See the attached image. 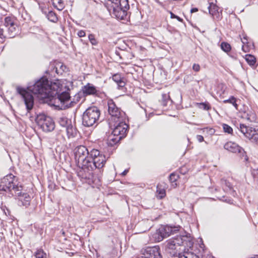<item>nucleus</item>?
Returning <instances> with one entry per match:
<instances>
[{
	"instance_id": "47",
	"label": "nucleus",
	"mask_w": 258,
	"mask_h": 258,
	"mask_svg": "<svg viewBox=\"0 0 258 258\" xmlns=\"http://www.w3.org/2000/svg\"><path fill=\"white\" fill-rule=\"evenodd\" d=\"M175 18H176L179 22L182 21V19L177 16H176Z\"/></svg>"
},
{
	"instance_id": "39",
	"label": "nucleus",
	"mask_w": 258,
	"mask_h": 258,
	"mask_svg": "<svg viewBox=\"0 0 258 258\" xmlns=\"http://www.w3.org/2000/svg\"><path fill=\"white\" fill-rule=\"evenodd\" d=\"M252 175L254 180L258 183V169L253 170L252 172Z\"/></svg>"
},
{
	"instance_id": "2",
	"label": "nucleus",
	"mask_w": 258,
	"mask_h": 258,
	"mask_svg": "<svg viewBox=\"0 0 258 258\" xmlns=\"http://www.w3.org/2000/svg\"><path fill=\"white\" fill-rule=\"evenodd\" d=\"M22 186L19 185L13 174H8L3 178L0 182V195L8 197H18L19 205L27 207L30 205L31 198L27 193H22Z\"/></svg>"
},
{
	"instance_id": "9",
	"label": "nucleus",
	"mask_w": 258,
	"mask_h": 258,
	"mask_svg": "<svg viewBox=\"0 0 258 258\" xmlns=\"http://www.w3.org/2000/svg\"><path fill=\"white\" fill-rule=\"evenodd\" d=\"M108 112L112 119L116 121L119 119L123 120L125 113L118 108L112 99L107 101Z\"/></svg>"
},
{
	"instance_id": "25",
	"label": "nucleus",
	"mask_w": 258,
	"mask_h": 258,
	"mask_svg": "<svg viewBox=\"0 0 258 258\" xmlns=\"http://www.w3.org/2000/svg\"><path fill=\"white\" fill-rule=\"evenodd\" d=\"M58 122L61 126L65 128H67L68 126L71 124V121L65 117H60Z\"/></svg>"
},
{
	"instance_id": "52",
	"label": "nucleus",
	"mask_w": 258,
	"mask_h": 258,
	"mask_svg": "<svg viewBox=\"0 0 258 258\" xmlns=\"http://www.w3.org/2000/svg\"><path fill=\"white\" fill-rule=\"evenodd\" d=\"M61 233L63 235H64V232L63 231H61Z\"/></svg>"
},
{
	"instance_id": "27",
	"label": "nucleus",
	"mask_w": 258,
	"mask_h": 258,
	"mask_svg": "<svg viewBox=\"0 0 258 258\" xmlns=\"http://www.w3.org/2000/svg\"><path fill=\"white\" fill-rule=\"evenodd\" d=\"M16 24L15 20L11 17H7L5 19V25L6 27L12 26Z\"/></svg>"
},
{
	"instance_id": "6",
	"label": "nucleus",
	"mask_w": 258,
	"mask_h": 258,
	"mask_svg": "<svg viewBox=\"0 0 258 258\" xmlns=\"http://www.w3.org/2000/svg\"><path fill=\"white\" fill-rule=\"evenodd\" d=\"M100 116L99 109L96 106L89 107L82 115V124L86 127L96 126Z\"/></svg>"
},
{
	"instance_id": "49",
	"label": "nucleus",
	"mask_w": 258,
	"mask_h": 258,
	"mask_svg": "<svg viewBox=\"0 0 258 258\" xmlns=\"http://www.w3.org/2000/svg\"><path fill=\"white\" fill-rule=\"evenodd\" d=\"M170 14H171V18H175V17L176 16V15H175L174 14H173L172 13H170Z\"/></svg>"
},
{
	"instance_id": "35",
	"label": "nucleus",
	"mask_w": 258,
	"mask_h": 258,
	"mask_svg": "<svg viewBox=\"0 0 258 258\" xmlns=\"http://www.w3.org/2000/svg\"><path fill=\"white\" fill-rule=\"evenodd\" d=\"M36 258H45L46 254L42 249H38L35 252Z\"/></svg>"
},
{
	"instance_id": "22",
	"label": "nucleus",
	"mask_w": 258,
	"mask_h": 258,
	"mask_svg": "<svg viewBox=\"0 0 258 258\" xmlns=\"http://www.w3.org/2000/svg\"><path fill=\"white\" fill-rule=\"evenodd\" d=\"M7 28H8V31L9 37L10 38L14 37L16 34V31L17 29V24H15Z\"/></svg>"
},
{
	"instance_id": "19",
	"label": "nucleus",
	"mask_w": 258,
	"mask_h": 258,
	"mask_svg": "<svg viewBox=\"0 0 258 258\" xmlns=\"http://www.w3.org/2000/svg\"><path fill=\"white\" fill-rule=\"evenodd\" d=\"M112 80L117 84L118 88H121L125 86V82L123 78L119 74H116L112 76Z\"/></svg>"
},
{
	"instance_id": "56",
	"label": "nucleus",
	"mask_w": 258,
	"mask_h": 258,
	"mask_svg": "<svg viewBox=\"0 0 258 258\" xmlns=\"http://www.w3.org/2000/svg\"><path fill=\"white\" fill-rule=\"evenodd\" d=\"M59 1H60V0H59V1H58V3H60Z\"/></svg>"
},
{
	"instance_id": "44",
	"label": "nucleus",
	"mask_w": 258,
	"mask_h": 258,
	"mask_svg": "<svg viewBox=\"0 0 258 258\" xmlns=\"http://www.w3.org/2000/svg\"><path fill=\"white\" fill-rule=\"evenodd\" d=\"M204 131H205V130H207V131H208H208H209V132H210V133L211 134H214V132H215L214 130V129H213V128H208V127H207V128H204Z\"/></svg>"
},
{
	"instance_id": "8",
	"label": "nucleus",
	"mask_w": 258,
	"mask_h": 258,
	"mask_svg": "<svg viewBox=\"0 0 258 258\" xmlns=\"http://www.w3.org/2000/svg\"><path fill=\"white\" fill-rule=\"evenodd\" d=\"M180 228L179 226L161 225L153 234V237L156 241L160 242L171 234L178 231Z\"/></svg>"
},
{
	"instance_id": "24",
	"label": "nucleus",
	"mask_w": 258,
	"mask_h": 258,
	"mask_svg": "<svg viewBox=\"0 0 258 258\" xmlns=\"http://www.w3.org/2000/svg\"><path fill=\"white\" fill-rule=\"evenodd\" d=\"M245 118L250 122H255L256 120V114L252 112L249 111L246 113L244 114Z\"/></svg>"
},
{
	"instance_id": "3",
	"label": "nucleus",
	"mask_w": 258,
	"mask_h": 258,
	"mask_svg": "<svg viewBox=\"0 0 258 258\" xmlns=\"http://www.w3.org/2000/svg\"><path fill=\"white\" fill-rule=\"evenodd\" d=\"M89 160L90 163L86 166L88 168L85 169V174L84 176H82L81 180L90 185H98L100 183V179L94 175L93 171L96 169H101L104 166L106 162V157L98 150L92 149L90 151Z\"/></svg>"
},
{
	"instance_id": "38",
	"label": "nucleus",
	"mask_w": 258,
	"mask_h": 258,
	"mask_svg": "<svg viewBox=\"0 0 258 258\" xmlns=\"http://www.w3.org/2000/svg\"><path fill=\"white\" fill-rule=\"evenodd\" d=\"M223 128L224 131V132L228 133V134H231L232 133L233 130L231 128V126L228 125L227 124L224 123L223 124Z\"/></svg>"
},
{
	"instance_id": "55",
	"label": "nucleus",
	"mask_w": 258,
	"mask_h": 258,
	"mask_svg": "<svg viewBox=\"0 0 258 258\" xmlns=\"http://www.w3.org/2000/svg\"><path fill=\"white\" fill-rule=\"evenodd\" d=\"M4 213H5V214L7 215V213L5 211V210H4Z\"/></svg>"
},
{
	"instance_id": "20",
	"label": "nucleus",
	"mask_w": 258,
	"mask_h": 258,
	"mask_svg": "<svg viewBox=\"0 0 258 258\" xmlns=\"http://www.w3.org/2000/svg\"><path fill=\"white\" fill-rule=\"evenodd\" d=\"M121 139L120 137H118V136H114L112 133L111 135L109 137L108 144L109 146H113L117 144Z\"/></svg>"
},
{
	"instance_id": "34",
	"label": "nucleus",
	"mask_w": 258,
	"mask_h": 258,
	"mask_svg": "<svg viewBox=\"0 0 258 258\" xmlns=\"http://www.w3.org/2000/svg\"><path fill=\"white\" fill-rule=\"evenodd\" d=\"M221 48L226 52H228L231 50L230 45L227 42H222L221 44Z\"/></svg>"
},
{
	"instance_id": "54",
	"label": "nucleus",
	"mask_w": 258,
	"mask_h": 258,
	"mask_svg": "<svg viewBox=\"0 0 258 258\" xmlns=\"http://www.w3.org/2000/svg\"><path fill=\"white\" fill-rule=\"evenodd\" d=\"M7 211L8 212V214L9 215L10 214V212H9V211L8 209H7Z\"/></svg>"
},
{
	"instance_id": "15",
	"label": "nucleus",
	"mask_w": 258,
	"mask_h": 258,
	"mask_svg": "<svg viewBox=\"0 0 258 258\" xmlns=\"http://www.w3.org/2000/svg\"><path fill=\"white\" fill-rule=\"evenodd\" d=\"M63 91L62 89H61V92ZM67 93L69 94V98L66 101V104L67 105V106L65 107V108L63 109H65L66 108L71 107L75 106V104H76L77 103L80 102L81 99H82V102H83L84 100V97L82 96L81 93H78L76 94L72 101H70V95L68 92H67L64 91Z\"/></svg>"
},
{
	"instance_id": "45",
	"label": "nucleus",
	"mask_w": 258,
	"mask_h": 258,
	"mask_svg": "<svg viewBox=\"0 0 258 258\" xmlns=\"http://www.w3.org/2000/svg\"><path fill=\"white\" fill-rule=\"evenodd\" d=\"M198 11V9L196 8H192L191 10H190V13H195V12H197Z\"/></svg>"
},
{
	"instance_id": "12",
	"label": "nucleus",
	"mask_w": 258,
	"mask_h": 258,
	"mask_svg": "<svg viewBox=\"0 0 258 258\" xmlns=\"http://www.w3.org/2000/svg\"><path fill=\"white\" fill-rule=\"evenodd\" d=\"M38 123L44 132H51L54 128V123L52 118L45 115H40L37 118Z\"/></svg>"
},
{
	"instance_id": "31",
	"label": "nucleus",
	"mask_w": 258,
	"mask_h": 258,
	"mask_svg": "<svg viewBox=\"0 0 258 258\" xmlns=\"http://www.w3.org/2000/svg\"><path fill=\"white\" fill-rule=\"evenodd\" d=\"M66 131L69 138L74 137L75 129L73 128L71 124L66 128Z\"/></svg>"
},
{
	"instance_id": "40",
	"label": "nucleus",
	"mask_w": 258,
	"mask_h": 258,
	"mask_svg": "<svg viewBox=\"0 0 258 258\" xmlns=\"http://www.w3.org/2000/svg\"><path fill=\"white\" fill-rule=\"evenodd\" d=\"M77 35L79 37H83L85 36L86 33L84 30H80L78 32Z\"/></svg>"
},
{
	"instance_id": "41",
	"label": "nucleus",
	"mask_w": 258,
	"mask_h": 258,
	"mask_svg": "<svg viewBox=\"0 0 258 258\" xmlns=\"http://www.w3.org/2000/svg\"><path fill=\"white\" fill-rule=\"evenodd\" d=\"M197 139L199 141V142H202L204 141V138L201 135H198L197 136Z\"/></svg>"
},
{
	"instance_id": "42",
	"label": "nucleus",
	"mask_w": 258,
	"mask_h": 258,
	"mask_svg": "<svg viewBox=\"0 0 258 258\" xmlns=\"http://www.w3.org/2000/svg\"><path fill=\"white\" fill-rule=\"evenodd\" d=\"M5 37V36L4 34V30H3V29L0 28V38H3Z\"/></svg>"
},
{
	"instance_id": "51",
	"label": "nucleus",
	"mask_w": 258,
	"mask_h": 258,
	"mask_svg": "<svg viewBox=\"0 0 258 258\" xmlns=\"http://www.w3.org/2000/svg\"><path fill=\"white\" fill-rule=\"evenodd\" d=\"M252 66V68L253 69H254L255 68V67H256V66H254V65H253V66Z\"/></svg>"
},
{
	"instance_id": "50",
	"label": "nucleus",
	"mask_w": 258,
	"mask_h": 258,
	"mask_svg": "<svg viewBox=\"0 0 258 258\" xmlns=\"http://www.w3.org/2000/svg\"><path fill=\"white\" fill-rule=\"evenodd\" d=\"M55 69H56L55 71H56V73L57 74H59V72H58V68H57V67H56Z\"/></svg>"
},
{
	"instance_id": "4",
	"label": "nucleus",
	"mask_w": 258,
	"mask_h": 258,
	"mask_svg": "<svg viewBox=\"0 0 258 258\" xmlns=\"http://www.w3.org/2000/svg\"><path fill=\"white\" fill-rule=\"evenodd\" d=\"M75 158L78 167L77 175L81 179L82 176L85 174V169H87V164L89 162V158L90 157V152L84 146L77 147L74 150Z\"/></svg>"
},
{
	"instance_id": "29",
	"label": "nucleus",
	"mask_w": 258,
	"mask_h": 258,
	"mask_svg": "<svg viewBox=\"0 0 258 258\" xmlns=\"http://www.w3.org/2000/svg\"><path fill=\"white\" fill-rule=\"evenodd\" d=\"M47 17L50 21L52 22H56L58 20L56 14L52 11L48 12L47 15Z\"/></svg>"
},
{
	"instance_id": "53",
	"label": "nucleus",
	"mask_w": 258,
	"mask_h": 258,
	"mask_svg": "<svg viewBox=\"0 0 258 258\" xmlns=\"http://www.w3.org/2000/svg\"><path fill=\"white\" fill-rule=\"evenodd\" d=\"M208 258H214L213 256L210 255Z\"/></svg>"
},
{
	"instance_id": "14",
	"label": "nucleus",
	"mask_w": 258,
	"mask_h": 258,
	"mask_svg": "<svg viewBox=\"0 0 258 258\" xmlns=\"http://www.w3.org/2000/svg\"><path fill=\"white\" fill-rule=\"evenodd\" d=\"M82 93L84 96L93 95L95 97H100L101 92L97 87L93 84L88 83L84 86L82 89Z\"/></svg>"
},
{
	"instance_id": "26",
	"label": "nucleus",
	"mask_w": 258,
	"mask_h": 258,
	"mask_svg": "<svg viewBox=\"0 0 258 258\" xmlns=\"http://www.w3.org/2000/svg\"><path fill=\"white\" fill-rule=\"evenodd\" d=\"M197 106L200 109H203L205 110H209L211 109V107L210 103L208 102L197 103Z\"/></svg>"
},
{
	"instance_id": "13",
	"label": "nucleus",
	"mask_w": 258,
	"mask_h": 258,
	"mask_svg": "<svg viewBox=\"0 0 258 258\" xmlns=\"http://www.w3.org/2000/svg\"><path fill=\"white\" fill-rule=\"evenodd\" d=\"M123 120L119 119L116 121L115 124H114V128L112 131V133L114 136L121 137L122 139L126 135V132L128 129V125L126 124Z\"/></svg>"
},
{
	"instance_id": "46",
	"label": "nucleus",
	"mask_w": 258,
	"mask_h": 258,
	"mask_svg": "<svg viewBox=\"0 0 258 258\" xmlns=\"http://www.w3.org/2000/svg\"><path fill=\"white\" fill-rule=\"evenodd\" d=\"M128 172V170H125L124 171H123L122 173H121V175L122 176H124L126 174V173Z\"/></svg>"
},
{
	"instance_id": "21",
	"label": "nucleus",
	"mask_w": 258,
	"mask_h": 258,
	"mask_svg": "<svg viewBox=\"0 0 258 258\" xmlns=\"http://www.w3.org/2000/svg\"><path fill=\"white\" fill-rule=\"evenodd\" d=\"M161 103L163 106H166L167 105L172 102L170 99L169 93H165L162 95V99L161 100Z\"/></svg>"
},
{
	"instance_id": "28",
	"label": "nucleus",
	"mask_w": 258,
	"mask_h": 258,
	"mask_svg": "<svg viewBox=\"0 0 258 258\" xmlns=\"http://www.w3.org/2000/svg\"><path fill=\"white\" fill-rule=\"evenodd\" d=\"M245 59L248 64H254L256 62L255 57L251 54L245 55Z\"/></svg>"
},
{
	"instance_id": "10",
	"label": "nucleus",
	"mask_w": 258,
	"mask_h": 258,
	"mask_svg": "<svg viewBox=\"0 0 258 258\" xmlns=\"http://www.w3.org/2000/svg\"><path fill=\"white\" fill-rule=\"evenodd\" d=\"M240 131L246 138L252 142L258 144V126L252 127L240 124Z\"/></svg>"
},
{
	"instance_id": "1",
	"label": "nucleus",
	"mask_w": 258,
	"mask_h": 258,
	"mask_svg": "<svg viewBox=\"0 0 258 258\" xmlns=\"http://www.w3.org/2000/svg\"><path fill=\"white\" fill-rule=\"evenodd\" d=\"M61 88L62 85L59 80L50 83L46 77H42L30 83L27 89L17 87V91L24 101L28 111H30L34 106V97L29 92L37 95L44 102H49L51 105L62 110L67 106L65 103L69 96L65 91L61 92Z\"/></svg>"
},
{
	"instance_id": "16",
	"label": "nucleus",
	"mask_w": 258,
	"mask_h": 258,
	"mask_svg": "<svg viewBox=\"0 0 258 258\" xmlns=\"http://www.w3.org/2000/svg\"><path fill=\"white\" fill-rule=\"evenodd\" d=\"M224 147L225 149L232 153H241L243 150L242 148L232 142H227L225 144Z\"/></svg>"
},
{
	"instance_id": "43",
	"label": "nucleus",
	"mask_w": 258,
	"mask_h": 258,
	"mask_svg": "<svg viewBox=\"0 0 258 258\" xmlns=\"http://www.w3.org/2000/svg\"><path fill=\"white\" fill-rule=\"evenodd\" d=\"M192 69L195 72H198L200 69V66H192Z\"/></svg>"
},
{
	"instance_id": "37",
	"label": "nucleus",
	"mask_w": 258,
	"mask_h": 258,
	"mask_svg": "<svg viewBox=\"0 0 258 258\" xmlns=\"http://www.w3.org/2000/svg\"><path fill=\"white\" fill-rule=\"evenodd\" d=\"M178 177H179V176L178 174H177L175 173H172L170 175V176L169 177V179L171 182L173 183L177 181Z\"/></svg>"
},
{
	"instance_id": "33",
	"label": "nucleus",
	"mask_w": 258,
	"mask_h": 258,
	"mask_svg": "<svg viewBox=\"0 0 258 258\" xmlns=\"http://www.w3.org/2000/svg\"><path fill=\"white\" fill-rule=\"evenodd\" d=\"M178 258H199L197 255L192 253L185 252L184 254H179Z\"/></svg>"
},
{
	"instance_id": "30",
	"label": "nucleus",
	"mask_w": 258,
	"mask_h": 258,
	"mask_svg": "<svg viewBox=\"0 0 258 258\" xmlns=\"http://www.w3.org/2000/svg\"><path fill=\"white\" fill-rule=\"evenodd\" d=\"M223 102L224 103H231L237 109L238 105L236 103V99L234 96H231L228 99L224 100Z\"/></svg>"
},
{
	"instance_id": "11",
	"label": "nucleus",
	"mask_w": 258,
	"mask_h": 258,
	"mask_svg": "<svg viewBox=\"0 0 258 258\" xmlns=\"http://www.w3.org/2000/svg\"><path fill=\"white\" fill-rule=\"evenodd\" d=\"M143 255L137 258H162L158 246L147 247L142 249Z\"/></svg>"
},
{
	"instance_id": "7",
	"label": "nucleus",
	"mask_w": 258,
	"mask_h": 258,
	"mask_svg": "<svg viewBox=\"0 0 258 258\" xmlns=\"http://www.w3.org/2000/svg\"><path fill=\"white\" fill-rule=\"evenodd\" d=\"M187 237L185 236H178L167 241L166 250L172 256H179V251L180 246L183 244Z\"/></svg>"
},
{
	"instance_id": "5",
	"label": "nucleus",
	"mask_w": 258,
	"mask_h": 258,
	"mask_svg": "<svg viewBox=\"0 0 258 258\" xmlns=\"http://www.w3.org/2000/svg\"><path fill=\"white\" fill-rule=\"evenodd\" d=\"M106 7L112 15L121 20L125 19L130 8L128 0H107Z\"/></svg>"
},
{
	"instance_id": "17",
	"label": "nucleus",
	"mask_w": 258,
	"mask_h": 258,
	"mask_svg": "<svg viewBox=\"0 0 258 258\" xmlns=\"http://www.w3.org/2000/svg\"><path fill=\"white\" fill-rule=\"evenodd\" d=\"M220 184L223 190L227 192H234L233 187L229 180L225 179H222L220 180Z\"/></svg>"
},
{
	"instance_id": "23",
	"label": "nucleus",
	"mask_w": 258,
	"mask_h": 258,
	"mask_svg": "<svg viewBox=\"0 0 258 258\" xmlns=\"http://www.w3.org/2000/svg\"><path fill=\"white\" fill-rule=\"evenodd\" d=\"M208 9L210 14L213 16H216L219 13L218 7L213 4H210Z\"/></svg>"
},
{
	"instance_id": "36",
	"label": "nucleus",
	"mask_w": 258,
	"mask_h": 258,
	"mask_svg": "<svg viewBox=\"0 0 258 258\" xmlns=\"http://www.w3.org/2000/svg\"><path fill=\"white\" fill-rule=\"evenodd\" d=\"M88 38L90 42L93 45H96L98 44V41L95 39L94 35L92 34H89L88 36Z\"/></svg>"
},
{
	"instance_id": "32",
	"label": "nucleus",
	"mask_w": 258,
	"mask_h": 258,
	"mask_svg": "<svg viewBox=\"0 0 258 258\" xmlns=\"http://www.w3.org/2000/svg\"><path fill=\"white\" fill-rule=\"evenodd\" d=\"M160 186L159 184L157 186V192L158 194V197L160 199H162L165 196L166 194L165 189L160 188Z\"/></svg>"
},
{
	"instance_id": "18",
	"label": "nucleus",
	"mask_w": 258,
	"mask_h": 258,
	"mask_svg": "<svg viewBox=\"0 0 258 258\" xmlns=\"http://www.w3.org/2000/svg\"><path fill=\"white\" fill-rule=\"evenodd\" d=\"M240 39L243 44L242 46V49L244 52H248L250 49L254 47L253 44H251L248 42V39L246 36H243V37L241 38Z\"/></svg>"
},
{
	"instance_id": "48",
	"label": "nucleus",
	"mask_w": 258,
	"mask_h": 258,
	"mask_svg": "<svg viewBox=\"0 0 258 258\" xmlns=\"http://www.w3.org/2000/svg\"><path fill=\"white\" fill-rule=\"evenodd\" d=\"M60 68V69H62V70H63V68L64 69H66V66H62V65H61V66H58Z\"/></svg>"
}]
</instances>
